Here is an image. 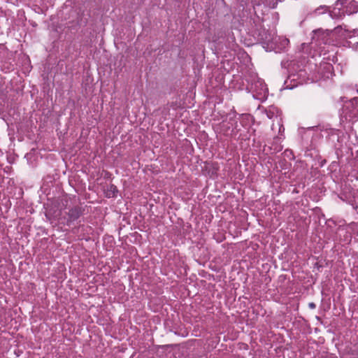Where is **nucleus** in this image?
Returning <instances> with one entry per match:
<instances>
[{"label":"nucleus","instance_id":"ddd939ff","mask_svg":"<svg viewBox=\"0 0 358 358\" xmlns=\"http://www.w3.org/2000/svg\"><path fill=\"white\" fill-rule=\"evenodd\" d=\"M279 125V133L284 132L285 128L283 127V125L280 123V122H278Z\"/></svg>","mask_w":358,"mask_h":358},{"label":"nucleus","instance_id":"20e7f679","mask_svg":"<svg viewBox=\"0 0 358 358\" xmlns=\"http://www.w3.org/2000/svg\"><path fill=\"white\" fill-rule=\"evenodd\" d=\"M80 210L78 208H73L69 210L68 213V222H71L76 220L80 216Z\"/></svg>","mask_w":358,"mask_h":358},{"label":"nucleus","instance_id":"2eb2a0df","mask_svg":"<svg viewBox=\"0 0 358 358\" xmlns=\"http://www.w3.org/2000/svg\"><path fill=\"white\" fill-rule=\"evenodd\" d=\"M309 306H310L311 308H315V303H309Z\"/></svg>","mask_w":358,"mask_h":358},{"label":"nucleus","instance_id":"4468645a","mask_svg":"<svg viewBox=\"0 0 358 358\" xmlns=\"http://www.w3.org/2000/svg\"><path fill=\"white\" fill-rule=\"evenodd\" d=\"M295 87V85H292V86H289V85H286L285 87H284L282 90H293V88Z\"/></svg>","mask_w":358,"mask_h":358},{"label":"nucleus","instance_id":"9b49d317","mask_svg":"<svg viewBox=\"0 0 358 358\" xmlns=\"http://www.w3.org/2000/svg\"><path fill=\"white\" fill-rule=\"evenodd\" d=\"M324 69L326 71H327V72H329V73H331V71H332V69H333V66H332V65H331L330 64H324Z\"/></svg>","mask_w":358,"mask_h":358},{"label":"nucleus","instance_id":"f3484780","mask_svg":"<svg viewBox=\"0 0 358 358\" xmlns=\"http://www.w3.org/2000/svg\"><path fill=\"white\" fill-rule=\"evenodd\" d=\"M321 32H322V31L321 30L318 29V30H317V31H315V34H320V33H321Z\"/></svg>","mask_w":358,"mask_h":358},{"label":"nucleus","instance_id":"dca6fc26","mask_svg":"<svg viewBox=\"0 0 358 358\" xmlns=\"http://www.w3.org/2000/svg\"><path fill=\"white\" fill-rule=\"evenodd\" d=\"M352 32L353 33V34H352V35L351 34V36H352H352H355V34H357V33H358V30H355V29H354V30H353V31H352Z\"/></svg>","mask_w":358,"mask_h":358},{"label":"nucleus","instance_id":"1a4fd4ad","mask_svg":"<svg viewBox=\"0 0 358 358\" xmlns=\"http://www.w3.org/2000/svg\"><path fill=\"white\" fill-rule=\"evenodd\" d=\"M352 106V108H355L358 106V98L355 97L349 101L348 103V105H346L345 107L348 108L349 106Z\"/></svg>","mask_w":358,"mask_h":358},{"label":"nucleus","instance_id":"f257e3e1","mask_svg":"<svg viewBox=\"0 0 358 358\" xmlns=\"http://www.w3.org/2000/svg\"><path fill=\"white\" fill-rule=\"evenodd\" d=\"M345 1L342 0H337L332 10L329 11L330 16L334 19H340L343 17L346 13L343 7Z\"/></svg>","mask_w":358,"mask_h":358},{"label":"nucleus","instance_id":"9d476101","mask_svg":"<svg viewBox=\"0 0 358 358\" xmlns=\"http://www.w3.org/2000/svg\"><path fill=\"white\" fill-rule=\"evenodd\" d=\"M117 191L116 187L114 185H110V190L107 192V196L111 197L115 195V192Z\"/></svg>","mask_w":358,"mask_h":358},{"label":"nucleus","instance_id":"39448f33","mask_svg":"<svg viewBox=\"0 0 358 358\" xmlns=\"http://www.w3.org/2000/svg\"><path fill=\"white\" fill-rule=\"evenodd\" d=\"M334 33L341 34L343 38H352L351 31L344 29L343 30L342 26L336 27L333 31Z\"/></svg>","mask_w":358,"mask_h":358},{"label":"nucleus","instance_id":"6ab92c4d","mask_svg":"<svg viewBox=\"0 0 358 358\" xmlns=\"http://www.w3.org/2000/svg\"><path fill=\"white\" fill-rule=\"evenodd\" d=\"M357 92H358V90H357Z\"/></svg>","mask_w":358,"mask_h":358},{"label":"nucleus","instance_id":"f8f14e48","mask_svg":"<svg viewBox=\"0 0 358 358\" xmlns=\"http://www.w3.org/2000/svg\"><path fill=\"white\" fill-rule=\"evenodd\" d=\"M327 9H328V8H327V6H320V8H317V9L315 10V12H316V13H317V12H318L319 13H321V12H320V10H327Z\"/></svg>","mask_w":358,"mask_h":358},{"label":"nucleus","instance_id":"0eeeda50","mask_svg":"<svg viewBox=\"0 0 358 358\" xmlns=\"http://www.w3.org/2000/svg\"><path fill=\"white\" fill-rule=\"evenodd\" d=\"M255 94H252V96L255 99H259L261 101H264L266 100L268 94H266L267 91H254Z\"/></svg>","mask_w":358,"mask_h":358},{"label":"nucleus","instance_id":"7ed1b4c3","mask_svg":"<svg viewBox=\"0 0 358 358\" xmlns=\"http://www.w3.org/2000/svg\"><path fill=\"white\" fill-rule=\"evenodd\" d=\"M343 7L345 9L346 14L348 15H351L358 12V2L355 1H351L348 3V5H343Z\"/></svg>","mask_w":358,"mask_h":358},{"label":"nucleus","instance_id":"6e6552de","mask_svg":"<svg viewBox=\"0 0 358 358\" xmlns=\"http://www.w3.org/2000/svg\"><path fill=\"white\" fill-rule=\"evenodd\" d=\"M351 194H352V197L354 198V201L355 203H353V201H352L350 199V196L348 197V196H345V197L348 199V202L353 206V208H357V200L358 199V189L353 190Z\"/></svg>","mask_w":358,"mask_h":358},{"label":"nucleus","instance_id":"f03ea898","mask_svg":"<svg viewBox=\"0 0 358 358\" xmlns=\"http://www.w3.org/2000/svg\"><path fill=\"white\" fill-rule=\"evenodd\" d=\"M248 83L246 90H268L264 80L256 75L250 77Z\"/></svg>","mask_w":358,"mask_h":358},{"label":"nucleus","instance_id":"423d86ee","mask_svg":"<svg viewBox=\"0 0 358 358\" xmlns=\"http://www.w3.org/2000/svg\"><path fill=\"white\" fill-rule=\"evenodd\" d=\"M265 113L268 119H273L274 117H278L279 115L278 108L273 106H271L267 109H266Z\"/></svg>","mask_w":358,"mask_h":358},{"label":"nucleus","instance_id":"a211bd4d","mask_svg":"<svg viewBox=\"0 0 358 358\" xmlns=\"http://www.w3.org/2000/svg\"><path fill=\"white\" fill-rule=\"evenodd\" d=\"M352 226H357V224H352Z\"/></svg>","mask_w":358,"mask_h":358}]
</instances>
